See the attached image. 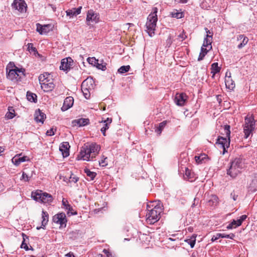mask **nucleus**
I'll return each mask as SVG.
<instances>
[{"instance_id":"1","label":"nucleus","mask_w":257,"mask_h":257,"mask_svg":"<svg viewBox=\"0 0 257 257\" xmlns=\"http://www.w3.org/2000/svg\"><path fill=\"white\" fill-rule=\"evenodd\" d=\"M100 150L99 145L93 143L89 145H85L81 149L77 158L78 160L89 161L94 158L98 154Z\"/></svg>"},{"instance_id":"2","label":"nucleus","mask_w":257,"mask_h":257,"mask_svg":"<svg viewBox=\"0 0 257 257\" xmlns=\"http://www.w3.org/2000/svg\"><path fill=\"white\" fill-rule=\"evenodd\" d=\"M148 212L146 214V221L148 223L152 224L157 222L161 217V213L162 212V206L160 203H153L152 208L150 205H147Z\"/></svg>"},{"instance_id":"3","label":"nucleus","mask_w":257,"mask_h":257,"mask_svg":"<svg viewBox=\"0 0 257 257\" xmlns=\"http://www.w3.org/2000/svg\"><path fill=\"white\" fill-rule=\"evenodd\" d=\"M152 11V12L148 16L146 24V31L151 37L155 35V31L158 21L157 15L158 9L156 7L153 8Z\"/></svg>"},{"instance_id":"4","label":"nucleus","mask_w":257,"mask_h":257,"mask_svg":"<svg viewBox=\"0 0 257 257\" xmlns=\"http://www.w3.org/2000/svg\"><path fill=\"white\" fill-rule=\"evenodd\" d=\"M39 80L41 88L45 92L52 91L54 87V79L52 76L47 72L41 74L39 76Z\"/></svg>"},{"instance_id":"5","label":"nucleus","mask_w":257,"mask_h":257,"mask_svg":"<svg viewBox=\"0 0 257 257\" xmlns=\"http://www.w3.org/2000/svg\"><path fill=\"white\" fill-rule=\"evenodd\" d=\"M243 168L242 159L236 158L230 163V167L227 171V175L234 178L241 172Z\"/></svg>"},{"instance_id":"6","label":"nucleus","mask_w":257,"mask_h":257,"mask_svg":"<svg viewBox=\"0 0 257 257\" xmlns=\"http://www.w3.org/2000/svg\"><path fill=\"white\" fill-rule=\"evenodd\" d=\"M224 134L226 135L227 138L222 137H218L216 143L220 145V147L223 149V154L227 152L226 149L229 147L230 145V125H225L224 126Z\"/></svg>"},{"instance_id":"7","label":"nucleus","mask_w":257,"mask_h":257,"mask_svg":"<svg viewBox=\"0 0 257 257\" xmlns=\"http://www.w3.org/2000/svg\"><path fill=\"white\" fill-rule=\"evenodd\" d=\"M255 123L254 117L251 115H247L244 119L243 124V133L244 138L247 139L252 132L255 130Z\"/></svg>"},{"instance_id":"8","label":"nucleus","mask_w":257,"mask_h":257,"mask_svg":"<svg viewBox=\"0 0 257 257\" xmlns=\"http://www.w3.org/2000/svg\"><path fill=\"white\" fill-rule=\"evenodd\" d=\"M32 197L35 200L43 203H50L53 200L52 196L47 193L43 192L41 190H37L32 192Z\"/></svg>"},{"instance_id":"9","label":"nucleus","mask_w":257,"mask_h":257,"mask_svg":"<svg viewBox=\"0 0 257 257\" xmlns=\"http://www.w3.org/2000/svg\"><path fill=\"white\" fill-rule=\"evenodd\" d=\"M15 69H11L8 72L7 71V78L12 80L18 81L20 80L22 76H24V70L22 69H19L15 66ZM8 70V69H7Z\"/></svg>"},{"instance_id":"10","label":"nucleus","mask_w":257,"mask_h":257,"mask_svg":"<svg viewBox=\"0 0 257 257\" xmlns=\"http://www.w3.org/2000/svg\"><path fill=\"white\" fill-rule=\"evenodd\" d=\"M52 221L55 224L59 225V228H65L66 226L67 219L64 213H59L53 216Z\"/></svg>"},{"instance_id":"11","label":"nucleus","mask_w":257,"mask_h":257,"mask_svg":"<svg viewBox=\"0 0 257 257\" xmlns=\"http://www.w3.org/2000/svg\"><path fill=\"white\" fill-rule=\"evenodd\" d=\"M12 8L20 13L26 11L27 5L24 0H14L12 4Z\"/></svg>"},{"instance_id":"12","label":"nucleus","mask_w":257,"mask_h":257,"mask_svg":"<svg viewBox=\"0 0 257 257\" xmlns=\"http://www.w3.org/2000/svg\"><path fill=\"white\" fill-rule=\"evenodd\" d=\"M89 84L92 86V81L91 80L85 79L82 82L81 84V90L86 99H89L90 96V86H89Z\"/></svg>"},{"instance_id":"13","label":"nucleus","mask_w":257,"mask_h":257,"mask_svg":"<svg viewBox=\"0 0 257 257\" xmlns=\"http://www.w3.org/2000/svg\"><path fill=\"white\" fill-rule=\"evenodd\" d=\"M73 64V60L70 57L63 59L61 60L60 69L67 71L70 69Z\"/></svg>"},{"instance_id":"14","label":"nucleus","mask_w":257,"mask_h":257,"mask_svg":"<svg viewBox=\"0 0 257 257\" xmlns=\"http://www.w3.org/2000/svg\"><path fill=\"white\" fill-rule=\"evenodd\" d=\"M188 96L184 93H177L175 97L176 104L179 106H184L187 99Z\"/></svg>"},{"instance_id":"15","label":"nucleus","mask_w":257,"mask_h":257,"mask_svg":"<svg viewBox=\"0 0 257 257\" xmlns=\"http://www.w3.org/2000/svg\"><path fill=\"white\" fill-rule=\"evenodd\" d=\"M99 21L98 15L95 13L93 10H90L88 11L86 17V21L88 23H96Z\"/></svg>"},{"instance_id":"16","label":"nucleus","mask_w":257,"mask_h":257,"mask_svg":"<svg viewBox=\"0 0 257 257\" xmlns=\"http://www.w3.org/2000/svg\"><path fill=\"white\" fill-rule=\"evenodd\" d=\"M207 33L206 38H205L202 47L207 48L209 46V50L212 48L211 43L212 41V33L210 32L207 28L205 29Z\"/></svg>"},{"instance_id":"17","label":"nucleus","mask_w":257,"mask_h":257,"mask_svg":"<svg viewBox=\"0 0 257 257\" xmlns=\"http://www.w3.org/2000/svg\"><path fill=\"white\" fill-rule=\"evenodd\" d=\"M248 38L244 35H239L236 37V41L238 43L237 47L241 49L244 47L248 42Z\"/></svg>"},{"instance_id":"18","label":"nucleus","mask_w":257,"mask_h":257,"mask_svg":"<svg viewBox=\"0 0 257 257\" xmlns=\"http://www.w3.org/2000/svg\"><path fill=\"white\" fill-rule=\"evenodd\" d=\"M70 145L68 142H63L59 147V150L61 152L63 157H67L69 155Z\"/></svg>"},{"instance_id":"19","label":"nucleus","mask_w":257,"mask_h":257,"mask_svg":"<svg viewBox=\"0 0 257 257\" xmlns=\"http://www.w3.org/2000/svg\"><path fill=\"white\" fill-rule=\"evenodd\" d=\"M74 103L73 98L71 96L67 97L63 103V105L61 107L62 111H65L72 106Z\"/></svg>"},{"instance_id":"20","label":"nucleus","mask_w":257,"mask_h":257,"mask_svg":"<svg viewBox=\"0 0 257 257\" xmlns=\"http://www.w3.org/2000/svg\"><path fill=\"white\" fill-rule=\"evenodd\" d=\"M45 118V114L42 112L39 109L35 111L34 119L37 122L43 123Z\"/></svg>"},{"instance_id":"21","label":"nucleus","mask_w":257,"mask_h":257,"mask_svg":"<svg viewBox=\"0 0 257 257\" xmlns=\"http://www.w3.org/2000/svg\"><path fill=\"white\" fill-rule=\"evenodd\" d=\"M20 156L21 154L16 155L12 159L13 163L16 166H19L21 163L25 162L27 160V156L20 157Z\"/></svg>"},{"instance_id":"22","label":"nucleus","mask_w":257,"mask_h":257,"mask_svg":"<svg viewBox=\"0 0 257 257\" xmlns=\"http://www.w3.org/2000/svg\"><path fill=\"white\" fill-rule=\"evenodd\" d=\"M112 122L111 118H107L104 120H102L101 122L104 123V126L101 128L100 131L104 136H106L105 132L109 127V125Z\"/></svg>"},{"instance_id":"23","label":"nucleus","mask_w":257,"mask_h":257,"mask_svg":"<svg viewBox=\"0 0 257 257\" xmlns=\"http://www.w3.org/2000/svg\"><path fill=\"white\" fill-rule=\"evenodd\" d=\"M72 123L74 125H77L79 126H85L89 123V119L88 118H81L73 120Z\"/></svg>"},{"instance_id":"24","label":"nucleus","mask_w":257,"mask_h":257,"mask_svg":"<svg viewBox=\"0 0 257 257\" xmlns=\"http://www.w3.org/2000/svg\"><path fill=\"white\" fill-rule=\"evenodd\" d=\"M82 9L81 7H79L78 8H73L70 10H67L66 13L67 16H70V17H73L74 16H76L79 15L81 13V10Z\"/></svg>"},{"instance_id":"25","label":"nucleus","mask_w":257,"mask_h":257,"mask_svg":"<svg viewBox=\"0 0 257 257\" xmlns=\"http://www.w3.org/2000/svg\"><path fill=\"white\" fill-rule=\"evenodd\" d=\"M218 198L217 196L214 195H212L210 196L209 199L208 201V204L209 206L215 207L218 204Z\"/></svg>"},{"instance_id":"26","label":"nucleus","mask_w":257,"mask_h":257,"mask_svg":"<svg viewBox=\"0 0 257 257\" xmlns=\"http://www.w3.org/2000/svg\"><path fill=\"white\" fill-rule=\"evenodd\" d=\"M225 83L226 87L229 89H233L235 87V83L232 80L230 76L226 75L225 78Z\"/></svg>"},{"instance_id":"27","label":"nucleus","mask_w":257,"mask_h":257,"mask_svg":"<svg viewBox=\"0 0 257 257\" xmlns=\"http://www.w3.org/2000/svg\"><path fill=\"white\" fill-rule=\"evenodd\" d=\"M49 27V26L48 25L42 26L40 24H37V31L41 35L47 34L49 31V30L48 29Z\"/></svg>"},{"instance_id":"28","label":"nucleus","mask_w":257,"mask_h":257,"mask_svg":"<svg viewBox=\"0 0 257 257\" xmlns=\"http://www.w3.org/2000/svg\"><path fill=\"white\" fill-rule=\"evenodd\" d=\"M184 179L187 180L190 182H192L195 179L194 174L191 172L190 170L188 168H186L185 173L184 175Z\"/></svg>"},{"instance_id":"29","label":"nucleus","mask_w":257,"mask_h":257,"mask_svg":"<svg viewBox=\"0 0 257 257\" xmlns=\"http://www.w3.org/2000/svg\"><path fill=\"white\" fill-rule=\"evenodd\" d=\"M32 176L33 171H31V172H30L28 169H25V171L23 172L21 180H23L24 181H29Z\"/></svg>"},{"instance_id":"30","label":"nucleus","mask_w":257,"mask_h":257,"mask_svg":"<svg viewBox=\"0 0 257 257\" xmlns=\"http://www.w3.org/2000/svg\"><path fill=\"white\" fill-rule=\"evenodd\" d=\"M221 68L218 66V63L215 62L212 64L211 66V73L212 74V77H214L215 74L220 72Z\"/></svg>"},{"instance_id":"31","label":"nucleus","mask_w":257,"mask_h":257,"mask_svg":"<svg viewBox=\"0 0 257 257\" xmlns=\"http://www.w3.org/2000/svg\"><path fill=\"white\" fill-rule=\"evenodd\" d=\"M246 217L247 216L246 215H242L240 217V218L237 220H233L231 222L234 226V228L241 225L242 222L246 218Z\"/></svg>"},{"instance_id":"32","label":"nucleus","mask_w":257,"mask_h":257,"mask_svg":"<svg viewBox=\"0 0 257 257\" xmlns=\"http://www.w3.org/2000/svg\"><path fill=\"white\" fill-rule=\"evenodd\" d=\"M195 160L197 164H202L205 159H208L207 155L204 153L201 154L199 156H195Z\"/></svg>"},{"instance_id":"33","label":"nucleus","mask_w":257,"mask_h":257,"mask_svg":"<svg viewBox=\"0 0 257 257\" xmlns=\"http://www.w3.org/2000/svg\"><path fill=\"white\" fill-rule=\"evenodd\" d=\"M257 187V174H254L253 179L250 183L249 188L252 191H255Z\"/></svg>"},{"instance_id":"34","label":"nucleus","mask_w":257,"mask_h":257,"mask_svg":"<svg viewBox=\"0 0 257 257\" xmlns=\"http://www.w3.org/2000/svg\"><path fill=\"white\" fill-rule=\"evenodd\" d=\"M42 227L41 228H44V227L46 226V225L47 224L48 222V219H49V215L48 213L46 211H42Z\"/></svg>"},{"instance_id":"35","label":"nucleus","mask_w":257,"mask_h":257,"mask_svg":"<svg viewBox=\"0 0 257 257\" xmlns=\"http://www.w3.org/2000/svg\"><path fill=\"white\" fill-rule=\"evenodd\" d=\"M167 121H163V122L160 123L159 125L156 127V129L155 130V132L159 135H160L162 133V131L165 127L167 124Z\"/></svg>"},{"instance_id":"36","label":"nucleus","mask_w":257,"mask_h":257,"mask_svg":"<svg viewBox=\"0 0 257 257\" xmlns=\"http://www.w3.org/2000/svg\"><path fill=\"white\" fill-rule=\"evenodd\" d=\"M196 236L197 235L194 234L190 237V238L185 239V241L189 244L191 248H193L194 247L196 242Z\"/></svg>"},{"instance_id":"37","label":"nucleus","mask_w":257,"mask_h":257,"mask_svg":"<svg viewBox=\"0 0 257 257\" xmlns=\"http://www.w3.org/2000/svg\"><path fill=\"white\" fill-rule=\"evenodd\" d=\"M8 112L6 113L5 117L7 119H12L15 116V110L12 107H9Z\"/></svg>"},{"instance_id":"38","label":"nucleus","mask_w":257,"mask_h":257,"mask_svg":"<svg viewBox=\"0 0 257 257\" xmlns=\"http://www.w3.org/2000/svg\"><path fill=\"white\" fill-rule=\"evenodd\" d=\"M84 172L85 173H86L87 176L89 177L90 178V179L91 180H92L94 179V178L96 177V173L94 172L90 171L89 169L85 168L84 170Z\"/></svg>"},{"instance_id":"39","label":"nucleus","mask_w":257,"mask_h":257,"mask_svg":"<svg viewBox=\"0 0 257 257\" xmlns=\"http://www.w3.org/2000/svg\"><path fill=\"white\" fill-rule=\"evenodd\" d=\"M208 50L206 48L201 47V52L200 53L199 56L198 58V61H201L203 60L204 56L207 53Z\"/></svg>"},{"instance_id":"40","label":"nucleus","mask_w":257,"mask_h":257,"mask_svg":"<svg viewBox=\"0 0 257 257\" xmlns=\"http://www.w3.org/2000/svg\"><path fill=\"white\" fill-rule=\"evenodd\" d=\"M171 16L173 18L180 19L183 17V14L182 12H179L176 10H174L172 12H171Z\"/></svg>"},{"instance_id":"41","label":"nucleus","mask_w":257,"mask_h":257,"mask_svg":"<svg viewBox=\"0 0 257 257\" xmlns=\"http://www.w3.org/2000/svg\"><path fill=\"white\" fill-rule=\"evenodd\" d=\"M27 97L28 100L31 102H35V100H37V95L32 92H28Z\"/></svg>"},{"instance_id":"42","label":"nucleus","mask_w":257,"mask_h":257,"mask_svg":"<svg viewBox=\"0 0 257 257\" xmlns=\"http://www.w3.org/2000/svg\"><path fill=\"white\" fill-rule=\"evenodd\" d=\"M130 68L131 67H130V65L122 66H121L118 69V72L119 73L123 74V73L128 72L130 70Z\"/></svg>"},{"instance_id":"43","label":"nucleus","mask_w":257,"mask_h":257,"mask_svg":"<svg viewBox=\"0 0 257 257\" xmlns=\"http://www.w3.org/2000/svg\"><path fill=\"white\" fill-rule=\"evenodd\" d=\"M79 230H76L74 231H72L70 232L69 233V238L73 239H75L79 236Z\"/></svg>"},{"instance_id":"44","label":"nucleus","mask_w":257,"mask_h":257,"mask_svg":"<svg viewBox=\"0 0 257 257\" xmlns=\"http://www.w3.org/2000/svg\"><path fill=\"white\" fill-rule=\"evenodd\" d=\"M217 236L219 237H221V238H227L230 239H233L235 235L233 233H230L229 234H226L225 233H218L217 234Z\"/></svg>"},{"instance_id":"45","label":"nucleus","mask_w":257,"mask_h":257,"mask_svg":"<svg viewBox=\"0 0 257 257\" xmlns=\"http://www.w3.org/2000/svg\"><path fill=\"white\" fill-rule=\"evenodd\" d=\"M62 204L64 206V207L66 209H67L69 211H70L72 209V207L70 206V204H69L68 201L64 198H63L62 200Z\"/></svg>"},{"instance_id":"46","label":"nucleus","mask_w":257,"mask_h":257,"mask_svg":"<svg viewBox=\"0 0 257 257\" xmlns=\"http://www.w3.org/2000/svg\"><path fill=\"white\" fill-rule=\"evenodd\" d=\"M97 61H99L98 60L96 59L95 57H89L87 58V62L94 66L96 65V64H97Z\"/></svg>"},{"instance_id":"47","label":"nucleus","mask_w":257,"mask_h":257,"mask_svg":"<svg viewBox=\"0 0 257 257\" xmlns=\"http://www.w3.org/2000/svg\"><path fill=\"white\" fill-rule=\"evenodd\" d=\"M79 180V178L74 175L73 174H71L70 177H69L68 182L70 183H76Z\"/></svg>"},{"instance_id":"48","label":"nucleus","mask_w":257,"mask_h":257,"mask_svg":"<svg viewBox=\"0 0 257 257\" xmlns=\"http://www.w3.org/2000/svg\"><path fill=\"white\" fill-rule=\"evenodd\" d=\"M98 69H101L102 70H105L106 69V64L105 63H99L98 61H97V64H96L95 65Z\"/></svg>"},{"instance_id":"49","label":"nucleus","mask_w":257,"mask_h":257,"mask_svg":"<svg viewBox=\"0 0 257 257\" xmlns=\"http://www.w3.org/2000/svg\"><path fill=\"white\" fill-rule=\"evenodd\" d=\"M107 157H104V156H102L100 161H99V163L100 165L102 166H106L107 165V163L106 162V160H107Z\"/></svg>"},{"instance_id":"50","label":"nucleus","mask_w":257,"mask_h":257,"mask_svg":"<svg viewBox=\"0 0 257 257\" xmlns=\"http://www.w3.org/2000/svg\"><path fill=\"white\" fill-rule=\"evenodd\" d=\"M56 129H54L53 128H51L49 130H48L46 132V135L49 136H53L55 134V132H56Z\"/></svg>"},{"instance_id":"51","label":"nucleus","mask_w":257,"mask_h":257,"mask_svg":"<svg viewBox=\"0 0 257 257\" xmlns=\"http://www.w3.org/2000/svg\"><path fill=\"white\" fill-rule=\"evenodd\" d=\"M178 37L181 39V41H183L185 39L187 38V36L185 35V33L184 31H183L179 36Z\"/></svg>"},{"instance_id":"52","label":"nucleus","mask_w":257,"mask_h":257,"mask_svg":"<svg viewBox=\"0 0 257 257\" xmlns=\"http://www.w3.org/2000/svg\"><path fill=\"white\" fill-rule=\"evenodd\" d=\"M103 252L106 255L107 257H112L111 253L109 251L108 249H104L103 250Z\"/></svg>"},{"instance_id":"53","label":"nucleus","mask_w":257,"mask_h":257,"mask_svg":"<svg viewBox=\"0 0 257 257\" xmlns=\"http://www.w3.org/2000/svg\"><path fill=\"white\" fill-rule=\"evenodd\" d=\"M172 43V40L170 36H169L167 40V46L169 47Z\"/></svg>"},{"instance_id":"54","label":"nucleus","mask_w":257,"mask_h":257,"mask_svg":"<svg viewBox=\"0 0 257 257\" xmlns=\"http://www.w3.org/2000/svg\"><path fill=\"white\" fill-rule=\"evenodd\" d=\"M21 247L25 249L26 250H28L29 249L27 244L24 242V241L22 242L21 244Z\"/></svg>"},{"instance_id":"55","label":"nucleus","mask_w":257,"mask_h":257,"mask_svg":"<svg viewBox=\"0 0 257 257\" xmlns=\"http://www.w3.org/2000/svg\"><path fill=\"white\" fill-rule=\"evenodd\" d=\"M176 3L178 4H185L188 0H174Z\"/></svg>"},{"instance_id":"56","label":"nucleus","mask_w":257,"mask_h":257,"mask_svg":"<svg viewBox=\"0 0 257 257\" xmlns=\"http://www.w3.org/2000/svg\"><path fill=\"white\" fill-rule=\"evenodd\" d=\"M231 196L232 197V199H233L234 201L236 200L238 195H235L234 192L231 193Z\"/></svg>"},{"instance_id":"57","label":"nucleus","mask_w":257,"mask_h":257,"mask_svg":"<svg viewBox=\"0 0 257 257\" xmlns=\"http://www.w3.org/2000/svg\"><path fill=\"white\" fill-rule=\"evenodd\" d=\"M226 228L228 229H232V228H234V226L232 224V222H231L230 224H229L226 227Z\"/></svg>"},{"instance_id":"58","label":"nucleus","mask_w":257,"mask_h":257,"mask_svg":"<svg viewBox=\"0 0 257 257\" xmlns=\"http://www.w3.org/2000/svg\"><path fill=\"white\" fill-rule=\"evenodd\" d=\"M220 237H219L218 236H214L212 238V241H215L216 240H217V239H218L219 238H220Z\"/></svg>"},{"instance_id":"59","label":"nucleus","mask_w":257,"mask_h":257,"mask_svg":"<svg viewBox=\"0 0 257 257\" xmlns=\"http://www.w3.org/2000/svg\"><path fill=\"white\" fill-rule=\"evenodd\" d=\"M4 190V186L0 183V193Z\"/></svg>"},{"instance_id":"60","label":"nucleus","mask_w":257,"mask_h":257,"mask_svg":"<svg viewBox=\"0 0 257 257\" xmlns=\"http://www.w3.org/2000/svg\"><path fill=\"white\" fill-rule=\"evenodd\" d=\"M28 45H29L28 48L29 49H35V48H33V45L32 44H29Z\"/></svg>"},{"instance_id":"61","label":"nucleus","mask_w":257,"mask_h":257,"mask_svg":"<svg viewBox=\"0 0 257 257\" xmlns=\"http://www.w3.org/2000/svg\"><path fill=\"white\" fill-rule=\"evenodd\" d=\"M4 149L2 147H0V154L2 153L4 151Z\"/></svg>"},{"instance_id":"62","label":"nucleus","mask_w":257,"mask_h":257,"mask_svg":"<svg viewBox=\"0 0 257 257\" xmlns=\"http://www.w3.org/2000/svg\"><path fill=\"white\" fill-rule=\"evenodd\" d=\"M102 254H99L98 255V257H102Z\"/></svg>"}]
</instances>
